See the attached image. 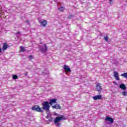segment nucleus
Here are the masks:
<instances>
[{
	"mask_svg": "<svg viewBox=\"0 0 127 127\" xmlns=\"http://www.w3.org/2000/svg\"><path fill=\"white\" fill-rule=\"evenodd\" d=\"M64 70H65V71L66 72H71V68H70L69 67V66L66 65V64H64Z\"/></svg>",
	"mask_w": 127,
	"mask_h": 127,
	"instance_id": "7",
	"label": "nucleus"
},
{
	"mask_svg": "<svg viewBox=\"0 0 127 127\" xmlns=\"http://www.w3.org/2000/svg\"><path fill=\"white\" fill-rule=\"evenodd\" d=\"M123 96H127V91H124L122 93Z\"/></svg>",
	"mask_w": 127,
	"mask_h": 127,
	"instance_id": "19",
	"label": "nucleus"
},
{
	"mask_svg": "<svg viewBox=\"0 0 127 127\" xmlns=\"http://www.w3.org/2000/svg\"><path fill=\"white\" fill-rule=\"evenodd\" d=\"M19 32H17V34H19Z\"/></svg>",
	"mask_w": 127,
	"mask_h": 127,
	"instance_id": "28",
	"label": "nucleus"
},
{
	"mask_svg": "<svg viewBox=\"0 0 127 127\" xmlns=\"http://www.w3.org/2000/svg\"><path fill=\"white\" fill-rule=\"evenodd\" d=\"M52 107L53 109H57V110H60L61 109V106L59 105V104H57L56 105L53 106Z\"/></svg>",
	"mask_w": 127,
	"mask_h": 127,
	"instance_id": "13",
	"label": "nucleus"
},
{
	"mask_svg": "<svg viewBox=\"0 0 127 127\" xmlns=\"http://www.w3.org/2000/svg\"><path fill=\"white\" fill-rule=\"evenodd\" d=\"M4 13L3 11L1 10V9L0 8V17H4V16H3Z\"/></svg>",
	"mask_w": 127,
	"mask_h": 127,
	"instance_id": "15",
	"label": "nucleus"
},
{
	"mask_svg": "<svg viewBox=\"0 0 127 127\" xmlns=\"http://www.w3.org/2000/svg\"><path fill=\"white\" fill-rule=\"evenodd\" d=\"M24 51H25L24 48L23 47H20V52H24Z\"/></svg>",
	"mask_w": 127,
	"mask_h": 127,
	"instance_id": "17",
	"label": "nucleus"
},
{
	"mask_svg": "<svg viewBox=\"0 0 127 127\" xmlns=\"http://www.w3.org/2000/svg\"><path fill=\"white\" fill-rule=\"evenodd\" d=\"M1 52V48H0V53Z\"/></svg>",
	"mask_w": 127,
	"mask_h": 127,
	"instance_id": "27",
	"label": "nucleus"
},
{
	"mask_svg": "<svg viewBox=\"0 0 127 127\" xmlns=\"http://www.w3.org/2000/svg\"><path fill=\"white\" fill-rule=\"evenodd\" d=\"M109 39V38L108 37V36H105L104 37V40H105V41H108Z\"/></svg>",
	"mask_w": 127,
	"mask_h": 127,
	"instance_id": "18",
	"label": "nucleus"
},
{
	"mask_svg": "<svg viewBox=\"0 0 127 127\" xmlns=\"http://www.w3.org/2000/svg\"><path fill=\"white\" fill-rule=\"evenodd\" d=\"M57 127H60L61 126V123H58L57 124H55Z\"/></svg>",
	"mask_w": 127,
	"mask_h": 127,
	"instance_id": "21",
	"label": "nucleus"
},
{
	"mask_svg": "<svg viewBox=\"0 0 127 127\" xmlns=\"http://www.w3.org/2000/svg\"><path fill=\"white\" fill-rule=\"evenodd\" d=\"M42 105L43 106L42 108V110H44V111H46V112L49 111L50 106L49 105V103L48 101L43 102Z\"/></svg>",
	"mask_w": 127,
	"mask_h": 127,
	"instance_id": "1",
	"label": "nucleus"
},
{
	"mask_svg": "<svg viewBox=\"0 0 127 127\" xmlns=\"http://www.w3.org/2000/svg\"><path fill=\"white\" fill-rule=\"evenodd\" d=\"M114 77L116 78L117 81H120V77H119V73L117 71H114Z\"/></svg>",
	"mask_w": 127,
	"mask_h": 127,
	"instance_id": "9",
	"label": "nucleus"
},
{
	"mask_svg": "<svg viewBox=\"0 0 127 127\" xmlns=\"http://www.w3.org/2000/svg\"><path fill=\"white\" fill-rule=\"evenodd\" d=\"M13 79H14V80L16 79V75L14 74L12 76Z\"/></svg>",
	"mask_w": 127,
	"mask_h": 127,
	"instance_id": "22",
	"label": "nucleus"
},
{
	"mask_svg": "<svg viewBox=\"0 0 127 127\" xmlns=\"http://www.w3.org/2000/svg\"><path fill=\"white\" fill-rule=\"evenodd\" d=\"M8 47H9V46L8 45V44H7V43H4L2 46V49L3 51H4L5 50H6V49H7Z\"/></svg>",
	"mask_w": 127,
	"mask_h": 127,
	"instance_id": "8",
	"label": "nucleus"
},
{
	"mask_svg": "<svg viewBox=\"0 0 127 127\" xmlns=\"http://www.w3.org/2000/svg\"><path fill=\"white\" fill-rule=\"evenodd\" d=\"M57 101V99H51L50 101V103H49L51 106H52V105H53V104H55V103H56Z\"/></svg>",
	"mask_w": 127,
	"mask_h": 127,
	"instance_id": "12",
	"label": "nucleus"
},
{
	"mask_svg": "<svg viewBox=\"0 0 127 127\" xmlns=\"http://www.w3.org/2000/svg\"><path fill=\"white\" fill-rule=\"evenodd\" d=\"M29 59L31 60V59H33V57L32 55L29 56Z\"/></svg>",
	"mask_w": 127,
	"mask_h": 127,
	"instance_id": "24",
	"label": "nucleus"
},
{
	"mask_svg": "<svg viewBox=\"0 0 127 127\" xmlns=\"http://www.w3.org/2000/svg\"><path fill=\"white\" fill-rule=\"evenodd\" d=\"M44 45L45 46V50L44 49V48L43 47H41L40 49V51H41L42 53H43V52H46V51L47 50V49H48V48L47 47V45H46V44H45Z\"/></svg>",
	"mask_w": 127,
	"mask_h": 127,
	"instance_id": "6",
	"label": "nucleus"
},
{
	"mask_svg": "<svg viewBox=\"0 0 127 127\" xmlns=\"http://www.w3.org/2000/svg\"><path fill=\"white\" fill-rule=\"evenodd\" d=\"M17 78H18V76H17V75H16V79H17Z\"/></svg>",
	"mask_w": 127,
	"mask_h": 127,
	"instance_id": "30",
	"label": "nucleus"
},
{
	"mask_svg": "<svg viewBox=\"0 0 127 127\" xmlns=\"http://www.w3.org/2000/svg\"><path fill=\"white\" fill-rule=\"evenodd\" d=\"M120 88L122 89V90H126L127 89V87L126 85L124 84H122L120 86Z\"/></svg>",
	"mask_w": 127,
	"mask_h": 127,
	"instance_id": "14",
	"label": "nucleus"
},
{
	"mask_svg": "<svg viewBox=\"0 0 127 127\" xmlns=\"http://www.w3.org/2000/svg\"><path fill=\"white\" fill-rule=\"evenodd\" d=\"M121 76L122 77H124V78H127V72L122 74Z\"/></svg>",
	"mask_w": 127,
	"mask_h": 127,
	"instance_id": "16",
	"label": "nucleus"
},
{
	"mask_svg": "<svg viewBox=\"0 0 127 127\" xmlns=\"http://www.w3.org/2000/svg\"><path fill=\"white\" fill-rule=\"evenodd\" d=\"M92 98L95 100V101H97V100H101L102 99V95H96L93 96Z\"/></svg>",
	"mask_w": 127,
	"mask_h": 127,
	"instance_id": "10",
	"label": "nucleus"
},
{
	"mask_svg": "<svg viewBox=\"0 0 127 127\" xmlns=\"http://www.w3.org/2000/svg\"><path fill=\"white\" fill-rule=\"evenodd\" d=\"M26 22H27V24H28V25H29V20H27L26 21Z\"/></svg>",
	"mask_w": 127,
	"mask_h": 127,
	"instance_id": "26",
	"label": "nucleus"
},
{
	"mask_svg": "<svg viewBox=\"0 0 127 127\" xmlns=\"http://www.w3.org/2000/svg\"><path fill=\"white\" fill-rule=\"evenodd\" d=\"M96 89L98 92H99V94H101V92L102 90V85H101L100 83H98L96 85Z\"/></svg>",
	"mask_w": 127,
	"mask_h": 127,
	"instance_id": "4",
	"label": "nucleus"
},
{
	"mask_svg": "<svg viewBox=\"0 0 127 127\" xmlns=\"http://www.w3.org/2000/svg\"><path fill=\"white\" fill-rule=\"evenodd\" d=\"M40 23L41 26H43V27H46V26L47 25V20H44L42 21H40Z\"/></svg>",
	"mask_w": 127,
	"mask_h": 127,
	"instance_id": "5",
	"label": "nucleus"
},
{
	"mask_svg": "<svg viewBox=\"0 0 127 127\" xmlns=\"http://www.w3.org/2000/svg\"><path fill=\"white\" fill-rule=\"evenodd\" d=\"M46 119H48V116H47V117H46Z\"/></svg>",
	"mask_w": 127,
	"mask_h": 127,
	"instance_id": "29",
	"label": "nucleus"
},
{
	"mask_svg": "<svg viewBox=\"0 0 127 127\" xmlns=\"http://www.w3.org/2000/svg\"><path fill=\"white\" fill-rule=\"evenodd\" d=\"M73 16H74V15H69V16H68V18L71 19V18H72V17H73Z\"/></svg>",
	"mask_w": 127,
	"mask_h": 127,
	"instance_id": "25",
	"label": "nucleus"
},
{
	"mask_svg": "<svg viewBox=\"0 0 127 127\" xmlns=\"http://www.w3.org/2000/svg\"><path fill=\"white\" fill-rule=\"evenodd\" d=\"M105 121H108V122H110V123H114V119L113 118L110 117L109 116L106 117Z\"/></svg>",
	"mask_w": 127,
	"mask_h": 127,
	"instance_id": "11",
	"label": "nucleus"
},
{
	"mask_svg": "<svg viewBox=\"0 0 127 127\" xmlns=\"http://www.w3.org/2000/svg\"><path fill=\"white\" fill-rule=\"evenodd\" d=\"M53 120V119L52 118V117H51L49 118L48 121H49V122H52Z\"/></svg>",
	"mask_w": 127,
	"mask_h": 127,
	"instance_id": "23",
	"label": "nucleus"
},
{
	"mask_svg": "<svg viewBox=\"0 0 127 127\" xmlns=\"http://www.w3.org/2000/svg\"><path fill=\"white\" fill-rule=\"evenodd\" d=\"M63 120H64V116L62 115L59 117L56 118L54 121V124H57V123H58L61 121H62Z\"/></svg>",
	"mask_w": 127,
	"mask_h": 127,
	"instance_id": "3",
	"label": "nucleus"
},
{
	"mask_svg": "<svg viewBox=\"0 0 127 127\" xmlns=\"http://www.w3.org/2000/svg\"><path fill=\"white\" fill-rule=\"evenodd\" d=\"M5 17H6V16H5L4 18H5Z\"/></svg>",
	"mask_w": 127,
	"mask_h": 127,
	"instance_id": "31",
	"label": "nucleus"
},
{
	"mask_svg": "<svg viewBox=\"0 0 127 127\" xmlns=\"http://www.w3.org/2000/svg\"><path fill=\"white\" fill-rule=\"evenodd\" d=\"M59 10H60V11H64V9L63 8V7H61L60 8H59Z\"/></svg>",
	"mask_w": 127,
	"mask_h": 127,
	"instance_id": "20",
	"label": "nucleus"
},
{
	"mask_svg": "<svg viewBox=\"0 0 127 127\" xmlns=\"http://www.w3.org/2000/svg\"><path fill=\"white\" fill-rule=\"evenodd\" d=\"M32 111H35V112H39L40 113H43V110L38 105H35L31 108Z\"/></svg>",
	"mask_w": 127,
	"mask_h": 127,
	"instance_id": "2",
	"label": "nucleus"
}]
</instances>
